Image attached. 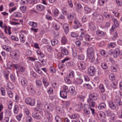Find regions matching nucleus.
<instances>
[{"instance_id": "54", "label": "nucleus", "mask_w": 122, "mask_h": 122, "mask_svg": "<svg viewBox=\"0 0 122 122\" xmlns=\"http://www.w3.org/2000/svg\"><path fill=\"white\" fill-rule=\"evenodd\" d=\"M22 114L21 113H20L19 115L16 116V118L19 121H20L21 118Z\"/></svg>"}, {"instance_id": "52", "label": "nucleus", "mask_w": 122, "mask_h": 122, "mask_svg": "<svg viewBox=\"0 0 122 122\" xmlns=\"http://www.w3.org/2000/svg\"><path fill=\"white\" fill-rule=\"evenodd\" d=\"M28 0H21V4L22 5H26L29 3Z\"/></svg>"}, {"instance_id": "28", "label": "nucleus", "mask_w": 122, "mask_h": 122, "mask_svg": "<svg viewBox=\"0 0 122 122\" xmlns=\"http://www.w3.org/2000/svg\"><path fill=\"white\" fill-rule=\"evenodd\" d=\"M75 74L74 71H70V73L69 74L68 76L71 78H73Z\"/></svg>"}, {"instance_id": "22", "label": "nucleus", "mask_w": 122, "mask_h": 122, "mask_svg": "<svg viewBox=\"0 0 122 122\" xmlns=\"http://www.w3.org/2000/svg\"><path fill=\"white\" fill-rule=\"evenodd\" d=\"M29 89L30 90V92L31 93V95H33L35 93L34 90V87L33 86L31 85H30Z\"/></svg>"}, {"instance_id": "1", "label": "nucleus", "mask_w": 122, "mask_h": 122, "mask_svg": "<svg viewBox=\"0 0 122 122\" xmlns=\"http://www.w3.org/2000/svg\"><path fill=\"white\" fill-rule=\"evenodd\" d=\"M94 48L92 47H89L87 51L88 57L90 61L92 62L95 59L94 56Z\"/></svg>"}, {"instance_id": "41", "label": "nucleus", "mask_w": 122, "mask_h": 122, "mask_svg": "<svg viewBox=\"0 0 122 122\" xmlns=\"http://www.w3.org/2000/svg\"><path fill=\"white\" fill-rule=\"evenodd\" d=\"M83 104L81 103H80L77 106V107L78 109L77 110L78 111H80L83 108Z\"/></svg>"}, {"instance_id": "25", "label": "nucleus", "mask_w": 122, "mask_h": 122, "mask_svg": "<svg viewBox=\"0 0 122 122\" xmlns=\"http://www.w3.org/2000/svg\"><path fill=\"white\" fill-rule=\"evenodd\" d=\"M68 92H65L61 91V97L63 98H66L67 97Z\"/></svg>"}, {"instance_id": "7", "label": "nucleus", "mask_w": 122, "mask_h": 122, "mask_svg": "<svg viewBox=\"0 0 122 122\" xmlns=\"http://www.w3.org/2000/svg\"><path fill=\"white\" fill-rule=\"evenodd\" d=\"M83 82L81 78L80 77H77L76 79L74 81V83L76 85H79L81 84Z\"/></svg>"}, {"instance_id": "23", "label": "nucleus", "mask_w": 122, "mask_h": 122, "mask_svg": "<svg viewBox=\"0 0 122 122\" xmlns=\"http://www.w3.org/2000/svg\"><path fill=\"white\" fill-rule=\"evenodd\" d=\"M91 100H87L88 103H89V105L90 107H93L95 106V103L94 102L91 101Z\"/></svg>"}, {"instance_id": "9", "label": "nucleus", "mask_w": 122, "mask_h": 122, "mask_svg": "<svg viewBox=\"0 0 122 122\" xmlns=\"http://www.w3.org/2000/svg\"><path fill=\"white\" fill-rule=\"evenodd\" d=\"M78 65L79 68L81 70H83L85 69L86 65L85 63L83 61H81L80 63L78 64Z\"/></svg>"}, {"instance_id": "18", "label": "nucleus", "mask_w": 122, "mask_h": 122, "mask_svg": "<svg viewBox=\"0 0 122 122\" xmlns=\"http://www.w3.org/2000/svg\"><path fill=\"white\" fill-rule=\"evenodd\" d=\"M47 118L49 121L52 117V116L51 113H50L49 112H47L46 113Z\"/></svg>"}, {"instance_id": "17", "label": "nucleus", "mask_w": 122, "mask_h": 122, "mask_svg": "<svg viewBox=\"0 0 122 122\" xmlns=\"http://www.w3.org/2000/svg\"><path fill=\"white\" fill-rule=\"evenodd\" d=\"M62 14L63 15H61V19H65V16L67 15V12L66 7L63 8L62 10Z\"/></svg>"}, {"instance_id": "56", "label": "nucleus", "mask_w": 122, "mask_h": 122, "mask_svg": "<svg viewBox=\"0 0 122 122\" xmlns=\"http://www.w3.org/2000/svg\"><path fill=\"white\" fill-rule=\"evenodd\" d=\"M20 10L23 12H24V11L26 10V7L25 6H21L20 7Z\"/></svg>"}, {"instance_id": "35", "label": "nucleus", "mask_w": 122, "mask_h": 122, "mask_svg": "<svg viewBox=\"0 0 122 122\" xmlns=\"http://www.w3.org/2000/svg\"><path fill=\"white\" fill-rule=\"evenodd\" d=\"M85 37L86 40L89 41L92 39V38H90V36L88 34H85Z\"/></svg>"}, {"instance_id": "47", "label": "nucleus", "mask_w": 122, "mask_h": 122, "mask_svg": "<svg viewBox=\"0 0 122 122\" xmlns=\"http://www.w3.org/2000/svg\"><path fill=\"white\" fill-rule=\"evenodd\" d=\"M62 91H63L64 92H69V91L67 87L65 85L63 86V90Z\"/></svg>"}, {"instance_id": "57", "label": "nucleus", "mask_w": 122, "mask_h": 122, "mask_svg": "<svg viewBox=\"0 0 122 122\" xmlns=\"http://www.w3.org/2000/svg\"><path fill=\"white\" fill-rule=\"evenodd\" d=\"M46 47L47 50L50 52H51L52 51V47L49 45H47L46 46Z\"/></svg>"}, {"instance_id": "4", "label": "nucleus", "mask_w": 122, "mask_h": 122, "mask_svg": "<svg viewBox=\"0 0 122 122\" xmlns=\"http://www.w3.org/2000/svg\"><path fill=\"white\" fill-rule=\"evenodd\" d=\"M109 107L112 110H117L118 109L117 105L115 104L112 101H110L108 103Z\"/></svg>"}, {"instance_id": "26", "label": "nucleus", "mask_w": 122, "mask_h": 122, "mask_svg": "<svg viewBox=\"0 0 122 122\" xmlns=\"http://www.w3.org/2000/svg\"><path fill=\"white\" fill-rule=\"evenodd\" d=\"M68 19L69 20H71L73 19L74 17V15L73 13H69L68 14Z\"/></svg>"}, {"instance_id": "10", "label": "nucleus", "mask_w": 122, "mask_h": 122, "mask_svg": "<svg viewBox=\"0 0 122 122\" xmlns=\"http://www.w3.org/2000/svg\"><path fill=\"white\" fill-rule=\"evenodd\" d=\"M89 28L90 30L92 31L95 30L96 29L95 23L93 22H90L89 23Z\"/></svg>"}, {"instance_id": "50", "label": "nucleus", "mask_w": 122, "mask_h": 122, "mask_svg": "<svg viewBox=\"0 0 122 122\" xmlns=\"http://www.w3.org/2000/svg\"><path fill=\"white\" fill-rule=\"evenodd\" d=\"M110 79L112 80L113 81L115 80L114 74L113 73L109 75Z\"/></svg>"}, {"instance_id": "21", "label": "nucleus", "mask_w": 122, "mask_h": 122, "mask_svg": "<svg viewBox=\"0 0 122 122\" xmlns=\"http://www.w3.org/2000/svg\"><path fill=\"white\" fill-rule=\"evenodd\" d=\"M100 53L102 55L105 57H107L108 56V54L106 53V52L103 50L100 51Z\"/></svg>"}, {"instance_id": "36", "label": "nucleus", "mask_w": 122, "mask_h": 122, "mask_svg": "<svg viewBox=\"0 0 122 122\" xmlns=\"http://www.w3.org/2000/svg\"><path fill=\"white\" fill-rule=\"evenodd\" d=\"M36 52L37 54L41 56V58H43L44 57V56L42 52H41V51L39 50H37L36 51Z\"/></svg>"}, {"instance_id": "13", "label": "nucleus", "mask_w": 122, "mask_h": 122, "mask_svg": "<svg viewBox=\"0 0 122 122\" xmlns=\"http://www.w3.org/2000/svg\"><path fill=\"white\" fill-rule=\"evenodd\" d=\"M63 28L65 33H67L69 31V25L67 23H65L63 25Z\"/></svg>"}, {"instance_id": "20", "label": "nucleus", "mask_w": 122, "mask_h": 122, "mask_svg": "<svg viewBox=\"0 0 122 122\" xmlns=\"http://www.w3.org/2000/svg\"><path fill=\"white\" fill-rule=\"evenodd\" d=\"M67 40L65 36L62 37L61 38V44L65 45L67 42Z\"/></svg>"}, {"instance_id": "27", "label": "nucleus", "mask_w": 122, "mask_h": 122, "mask_svg": "<svg viewBox=\"0 0 122 122\" xmlns=\"http://www.w3.org/2000/svg\"><path fill=\"white\" fill-rule=\"evenodd\" d=\"M61 54L64 55H67L68 54V52L66 49H61Z\"/></svg>"}, {"instance_id": "59", "label": "nucleus", "mask_w": 122, "mask_h": 122, "mask_svg": "<svg viewBox=\"0 0 122 122\" xmlns=\"http://www.w3.org/2000/svg\"><path fill=\"white\" fill-rule=\"evenodd\" d=\"M78 98L80 100L83 101H84V97L82 96H78Z\"/></svg>"}, {"instance_id": "51", "label": "nucleus", "mask_w": 122, "mask_h": 122, "mask_svg": "<svg viewBox=\"0 0 122 122\" xmlns=\"http://www.w3.org/2000/svg\"><path fill=\"white\" fill-rule=\"evenodd\" d=\"M118 34L117 31H115L114 33V36L112 38V39L114 40H115Z\"/></svg>"}, {"instance_id": "53", "label": "nucleus", "mask_w": 122, "mask_h": 122, "mask_svg": "<svg viewBox=\"0 0 122 122\" xmlns=\"http://www.w3.org/2000/svg\"><path fill=\"white\" fill-rule=\"evenodd\" d=\"M115 1L117 3V5L119 6H121L122 5V2L120 1V0H115Z\"/></svg>"}, {"instance_id": "63", "label": "nucleus", "mask_w": 122, "mask_h": 122, "mask_svg": "<svg viewBox=\"0 0 122 122\" xmlns=\"http://www.w3.org/2000/svg\"><path fill=\"white\" fill-rule=\"evenodd\" d=\"M84 112L85 114L86 115L89 114L90 113V111L89 110L87 109H85L84 110Z\"/></svg>"}, {"instance_id": "48", "label": "nucleus", "mask_w": 122, "mask_h": 122, "mask_svg": "<svg viewBox=\"0 0 122 122\" xmlns=\"http://www.w3.org/2000/svg\"><path fill=\"white\" fill-rule=\"evenodd\" d=\"M13 15L15 17H20L21 16V14L19 12H15L14 13Z\"/></svg>"}, {"instance_id": "39", "label": "nucleus", "mask_w": 122, "mask_h": 122, "mask_svg": "<svg viewBox=\"0 0 122 122\" xmlns=\"http://www.w3.org/2000/svg\"><path fill=\"white\" fill-rule=\"evenodd\" d=\"M99 115L100 117L102 118V120L104 119L105 118V113L102 112H99Z\"/></svg>"}, {"instance_id": "62", "label": "nucleus", "mask_w": 122, "mask_h": 122, "mask_svg": "<svg viewBox=\"0 0 122 122\" xmlns=\"http://www.w3.org/2000/svg\"><path fill=\"white\" fill-rule=\"evenodd\" d=\"M106 112L107 114V115L109 116L111 115V112L109 109H108L106 111Z\"/></svg>"}, {"instance_id": "3", "label": "nucleus", "mask_w": 122, "mask_h": 122, "mask_svg": "<svg viewBox=\"0 0 122 122\" xmlns=\"http://www.w3.org/2000/svg\"><path fill=\"white\" fill-rule=\"evenodd\" d=\"M25 102L26 104L31 106H34L35 104L34 99L31 98H27L25 99Z\"/></svg>"}, {"instance_id": "60", "label": "nucleus", "mask_w": 122, "mask_h": 122, "mask_svg": "<svg viewBox=\"0 0 122 122\" xmlns=\"http://www.w3.org/2000/svg\"><path fill=\"white\" fill-rule=\"evenodd\" d=\"M59 13L58 10L56 9H55L54 11V14L55 16H57Z\"/></svg>"}, {"instance_id": "58", "label": "nucleus", "mask_w": 122, "mask_h": 122, "mask_svg": "<svg viewBox=\"0 0 122 122\" xmlns=\"http://www.w3.org/2000/svg\"><path fill=\"white\" fill-rule=\"evenodd\" d=\"M21 41L23 43H24L25 42V40L24 39V35H21L20 36Z\"/></svg>"}, {"instance_id": "64", "label": "nucleus", "mask_w": 122, "mask_h": 122, "mask_svg": "<svg viewBox=\"0 0 122 122\" xmlns=\"http://www.w3.org/2000/svg\"><path fill=\"white\" fill-rule=\"evenodd\" d=\"M9 120V117H6L3 120L2 122H8Z\"/></svg>"}, {"instance_id": "49", "label": "nucleus", "mask_w": 122, "mask_h": 122, "mask_svg": "<svg viewBox=\"0 0 122 122\" xmlns=\"http://www.w3.org/2000/svg\"><path fill=\"white\" fill-rule=\"evenodd\" d=\"M113 20L114 21L115 25V26L117 27H118L119 26V24L117 20L115 18H114L113 19Z\"/></svg>"}, {"instance_id": "32", "label": "nucleus", "mask_w": 122, "mask_h": 122, "mask_svg": "<svg viewBox=\"0 0 122 122\" xmlns=\"http://www.w3.org/2000/svg\"><path fill=\"white\" fill-rule=\"evenodd\" d=\"M70 118L71 119H74L76 118L79 116L78 114H75L69 116Z\"/></svg>"}, {"instance_id": "40", "label": "nucleus", "mask_w": 122, "mask_h": 122, "mask_svg": "<svg viewBox=\"0 0 122 122\" xmlns=\"http://www.w3.org/2000/svg\"><path fill=\"white\" fill-rule=\"evenodd\" d=\"M102 68L104 69H106L107 68V66L106 64L104 62L102 63L101 64Z\"/></svg>"}, {"instance_id": "46", "label": "nucleus", "mask_w": 122, "mask_h": 122, "mask_svg": "<svg viewBox=\"0 0 122 122\" xmlns=\"http://www.w3.org/2000/svg\"><path fill=\"white\" fill-rule=\"evenodd\" d=\"M107 0H99V3L100 5L102 6L104 4L105 2L107 1Z\"/></svg>"}, {"instance_id": "38", "label": "nucleus", "mask_w": 122, "mask_h": 122, "mask_svg": "<svg viewBox=\"0 0 122 122\" xmlns=\"http://www.w3.org/2000/svg\"><path fill=\"white\" fill-rule=\"evenodd\" d=\"M42 81L43 84L46 86H48L49 84V83L47 82L46 79L45 78H43V79Z\"/></svg>"}, {"instance_id": "44", "label": "nucleus", "mask_w": 122, "mask_h": 122, "mask_svg": "<svg viewBox=\"0 0 122 122\" xmlns=\"http://www.w3.org/2000/svg\"><path fill=\"white\" fill-rule=\"evenodd\" d=\"M100 15L97 12H95L92 14L93 15V17L95 19L96 18H97V17Z\"/></svg>"}, {"instance_id": "43", "label": "nucleus", "mask_w": 122, "mask_h": 122, "mask_svg": "<svg viewBox=\"0 0 122 122\" xmlns=\"http://www.w3.org/2000/svg\"><path fill=\"white\" fill-rule=\"evenodd\" d=\"M51 42L52 46H54L55 44L58 43V41L57 40L54 39L51 40Z\"/></svg>"}, {"instance_id": "45", "label": "nucleus", "mask_w": 122, "mask_h": 122, "mask_svg": "<svg viewBox=\"0 0 122 122\" xmlns=\"http://www.w3.org/2000/svg\"><path fill=\"white\" fill-rule=\"evenodd\" d=\"M103 15L104 16L107 18H110L112 17L111 15L108 14L107 12H104Z\"/></svg>"}, {"instance_id": "14", "label": "nucleus", "mask_w": 122, "mask_h": 122, "mask_svg": "<svg viewBox=\"0 0 122 122\" xmlns=\"http://www.w3.org/2000/svg\"><path fill=\"white\" fill-rule=\"evenodd\" d=\"M97 34L101 37H103L105 35V33L99 30H97L96 31Z\"/></svg>"}, {"instance_id": "5", "label": "nucleus", "mask_w": 122, "mask_h": 122, "mask_svg": "<svg viewBox=\"0 0 122 122\" xmlns=\"http://www.w3.org/2000/svg\"><path fill=\"white\" fill-rule=\"evenodd\" d=\"M89 97V100L95 101L98 98V95L96 93H94L90 94Z\"/></svg>"}, {"instance_id": "34", "label": "nucleus", "mask_w": 122, "mask_h": 122, "mask_svg": "<svg viewBox=\"0 0 122 122\" xmlns=\"http://www.w3.org/2000/svg\"><path fill=\"white\" fill-rule=\"evenodd\" d=\"M64 80L68 84H70L71 83V81L70 79L68 78L65 77L64 78Z\"/></svg>"}, {"instance_id": "15", "label": "nucleus", "mask_w": 122, "mask_h": 122, "mask_svg": "<svg viewBox=\"0 0 122 122\" xmlns=\"http://www.w3.org/2000/svg\"><path fill=\"white\" fill-rule=\"evenodd\" d=\"M117 81L115 80L113 81H112L111 84V86L113 89H116L117 87Z\"/></svg>"}, {"instance_id": "29", "label": "nucleus", "mask_w": 122, "mask_h": 122, "mask_svg": "<svg viewBox=\"0 0 122 122\" xmlns=\"http://www.w3.org/2000/svg\"><path fill=\"white\" fill-rule=\"evenodd\" d=\"M99 89L100 90L101 92V93L104 92L105 91L104 87L102 84H100L99 87Z\"/></svg>"}, {"instance_id": "42", "label": "nucleus", "mask_w": 122, "mask_h": 122, "mask_svg": "<svg viewBox=\"0 0 122 122\" xmlns=\"http://www.w3.org/2000/svg\"><path fill=\"white\" fill-rule=\"evenodd\" d=\"M70 104V103L69 101L65 102L64 104L63 105L62 107L64 108H65L67 106H68Z\"/></svg>"}, {"instance_id": "30", "label": "nucleus", "mask_w": 122, "mask_h": 122, "mask_svg": "<svg viewBox=\"0 0 122 122\" xmlns=\"http://www.w3.org/2000/svg\"><path fill=\"white\" fill-rule=\"evenodd\" d=\"M32 116L34 118L37 119H39L41 118V116L36 113V114H33Z\"/></svg>"}, {"instance_id": "24", "label": "nucleus", "mask_w": 122, "mask_h": 122, "mask_svg": "<svg viewBox=\"0 0 122 122\" xmlns=\"http://www.w3.org/2000/svg\"><path fill=\"white\" fill-rule=\"evenodd\" d=\"M19 110V108L17 105H15L14 106V112L15 114H17Z\"/></svg>"}, {"instance_id": "31", "label": "nucleus", "mask_w": 122, "mask_h": 122, "mask_svg": "<svg viewBox=\"0 0 122 122\" xmlns=\"http://www.w3.org/2000/svg\"><path fill=\"white\" fill-rule=\"evenodd\" d=\"M95 20H97L100 21H102L103 20V18L102 15L100 14L97 17Z\"/></svg>"}, {"instance_id": "55", "label": "nucleus", "mask_w": 122, "mask_h": 122, "mask_svg": "<svg viewBox=\"0 0 122 122\" xmlns=\"http://www.w3.org/2000/svg\"><path fill=\"white\" fill-rule=\"evenodd\" d=\"M26 121L27 122H31L32 121L31 117L28 116L26 118Z\"/></svg>"}, {"instance_id": "2", "label": "nucleus", "mask_w": 122, "mask_h": 122, "mask_svg": "<svg viewBox=\"0 0 122 122\" xmlns=\"http://www.w3.org/2000/svg\"><path fill=\"white\" fill-rule=\"evenodd\" d=\"M96 69L95 67L93 66H91L89 67L88 69V75L91 76H94L95 74Z\"/></svg>"}, {"instance_id": "6", "label": "nucleus", "mask_w": 122, "mask_h": 122, "mask_svg": "<svg viewBox=\"0 0 122 122\" xmlns=\"http://www.w3.org/2000/svg\"><path fill=\"white\" fill-rule=\"evenodd\" d=\"M122 55V50L120 51L118 48H116L114 50L113 55L114 57L116 58L119 55Z\"/></svg>"}, {"instance_id": "33", "label": "nucleus", "mask_w": 122, "mask_h": 122, "mask_svg": "<svg viewBox=\"0 0 122 122\" xmlns=\"http://www.w3.org/2000/svg\"><path fill=\"white\" fill-rule=\"evenodd\" d=\"M36 86L39 87L42 85V83L41 81L39 80H37L36 81Z\"/></svg>"}, {"instance_id": "16", "label": "nucleus", "mask_w": 122, "mask_h": 122, "mask_svg": "<svg viewBox=\"0 0 122 122\" xmlns=\"http://www.w3.org/2000/svg\"><path fill=\"white\" fill-rule=\"evenodd\" d=\"M36 8L39 11L43 10L45 8V7L42 5H38L36 6Z\"/></svg>"}, {"instance_id": "8", "label": "nucleus", "mask_w": 122, "mask_h": 122, "mask_svg": "<svg viewBox=\"0 0 122 122\" xmlns=\"http://www.w3.org/2000/svg\"><path fill=\"white\" fill-rule=\"evenodd\" d=\"M20 52L17 50H15L11 53V55L15 57L18 58L19 57Z\"/></svg>"}, {"instance_id": "61", "label": "nucleus", "mask_w": 122, "mask_h": 122, "mask_svg": "<svg viewBox=\"0 0 122 122\" xmlns=\"http://www.w3.org/2000/svg\"><path fill=\"white\" fill-rule=\"evenodd\" d=\"M78 58L80 60H83L84 58V55L82 54H81L78 55Z\"/></svg>"}, {"instance_id": "19", "label": "nucleus", "mask_w": 122, "mask_h": 122, "mask_svg": "<svg viewBox=\"0 0 122 122\" xmlns=\"http://www.w3.org/2000/svg\"><path fill=\"white\" fill-rule=\"evenodd\" d=\"M106 106V105L105 103H102L99 104L98 107L99 109H101L105 108Z\"/></svg>"}, {"instance_id": "37", "label": "nucleus", "mask_w": 122, "mask_h": 122, "mask_svg": "<svg viewBox=\"0 0 122 122\" xmlns=\"http://www.w3.org/2000/svg\"><path fill=\"white\" fill-rule=\"evenodd\" d=\"M116 44L115 43L111 42L108 45V47L109 48H114L116 46Z\"/></svg>"}, {"instance_id": "11", "label": "nucleus", "mask_w": 122, "mask_h": 122, "mask_svg": "<svg viewBox=\"0 0 122 122\" xmlns=\"http://www.w3.org/2000/svg\"><path fill=\"white\" fill-rule=\"evenodd\" d=\"M75 88L74 86H72L69 88V91L71 95H75L76 94V92L75 90Z\"/></svg>"}, {"instance_id": "12", "label": "nucleus", "mask_w": 122, "mask_h": 122, "mask_svg": "<svg viewBox=\"0 0 122 122\" xmlns=\"http://www.w3.org/2000/svg\"><path fill=\"white\" fill-rule=\"evenodd\" d=\"M20 82L22 85L23 86H25L27 85V81L26 79L24 77H22L20 81Z\"/></svg>"}]
</instances>
